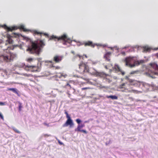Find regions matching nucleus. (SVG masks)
I'll list each match as a JSON object with an SVG mask.
<instances>
[{
    "label": "nucleus",
    "instance_id": "nucleus-28",
    "mask_svg": "<svg viewBox=\"0 0 158 158\" xmlns=\"http://www.w3.org/2000/svg\"><path fill=\"white\" fill-rule=\"evenodd\" d=\"M13 130L16 133H20V132L19 131H18L16 128H15L14 127H12V128Z\"/></svg>",
    "mask_w": 158,
    "mask_h": 158
},
{
    "label": "nucleus",
    "instance_id": "nucleus-55",
    "mask_svg": "<svg viewBox=\"0 0 158 158\" xmlns=\"http://www.w3.org/2000/svg\"><path fill=\"white\" fill-rule=\"evenodd\" d=\"M99 97H101L102 96H101L99 95Z\"/></svg>",
    "mask_w": 158,
    "mask_h": 158
},
{
    "label": "nucleus",
    "instance_id": "nucleus-51",
    "mask_svg": "<svg viewBox=\"0 0 158 158\" xmlns=\"http://www.w3.org/2000/svg\"><path fill=\"white\" fill-rule=\"evenodd\" d=\"M44 35H47V36H48V34H47L45 33V34H44Z\"/></svg>",
    "mask_w": 158,
    "mask_h": 158
},
{
    "label": "nucleus",
    "instance_id": "nucleus-57",
    "mask_svg": "<svg viewBox=\"0 0 158 158\" xmlns=\"http://www.w3.org/2000/svg\"><path fill=\"white\" fill-rule=\"evenodd\" d=\"M85 56L86 58H87V56H86V55H85Z\"/></svg>",
    "mask_w": 158,
    "mask_h": 158
},
{
    "label": "nucleus",
    "instance_id": "nucleus-32",
    "mask_svg": "<svg viewBox=\"0 0 158 158\" xmlns=\"http://www.w3.org/2000/svg\"><path fill=\"white\" fill-rule=\"evenodd\" d=\"M86 80L87 81L88 83L91 84H93L92 82L90 81V80L89 79H86Z\"/></svg>",
    "mask_w": 158,
    "mask_h": 158
},
{
    "label": "nucleus",
    "instance_id": "nucleus-25",
    "mask_svg": "<svg viewBox=\"0 0 158 158\" xmlns=\"http://www.w3.org/2000/svg\"><path fill=\"white\" fill-rule=\"evenodd\" d=\"M150 50V48L147 47H145L143 49V52H149Z\"/></svg>",
    "mask_w": 158,
    "mask_h": 158
},
{
    "label": "nucleus",
    "instance_id": "nucleus-1",
    "mask_svg": "<svg viewBox=\"0 0 158 158\" xmlns=\"http://www.w3.org/2000/svg\"><path fill=\"white\" fill-rule=\"evenodd\" d=\"M45 45L43 41L39 39L32 42L31 45L29 46L26 51L31 54H35L39 55L41 52V48L43 47Z\"/></svg>",
    "mask_w": 158,
    "mask_h": 158
},
{
    "label": "nucleus",
    "instance_id": "nucleus-49",
    "mask_svg": "<svg viewBox=\"0 0 158 158\" xmlns=\"http://www.w3.org/2000/svg\"><path fill=\"white\" fill-rule=\"evenodd\" d=\"M3 69L2 68L0 67V71H3Z\"/></svg>",
    "mask_w": 158,
    "mask_h": 158
},
{
    "label": "nucleus",
    "instance_id": "nucleus-18",
    "mask_svg": "<svg viewBox=\"0 0 158 158\" xmlns=\"http://www.w3.org/2000/svg\"><path fill=\"white\" fill-rule=\"evenodd\" d=\"M85 126L84 123H81L78 125L77 128L75 130V131H80L81 128Z\"/></svg>",
    "mask_w": 158,
    "mask_h": 158
},
{
    "label": "nucleus",
    "instance_id": "nucleus-17",
    "mask_svg": "<svg viewBox=\"0 0 158 158\" xmlns=\"http://www.w3.org/2000/svg\"><path fill=\"white\" fill-rule=\"evenodd\" d=\"M45 64L46 65H48V64H51L50 65V67L56 68V69H58L60 68V67L59 66L55 67L53 65V62L52 61H45Z\"/></svg>",
    "mask_w": 158,
    "mask_h": 158
},
{
    "label": "nucleus",
    "instance_id": "nucleus-26",
    "mask_svg": "<svg viewBox=\"0 0 158 158\" xmlns=\"http://www.w3.org/2000/svg\"><path fill=\"white\" fill-rule=\"evenodd\" d=\"M126 84L125 83H123L122 84L120 85L118 87V89H123L124 87H123V86H125V85Z\"/></svg>",
    "mask_w": 158,
    "mask_h": 158
},
{
    "label": "nucleus",
    "instance_id": "nucleus-19",
    "mask_svg": "<svg viewBox=\"0 0 158 158\" xmlns=\"http://www.w3.org/2000/svg\"><path fill=\"white\" fill-rule=\"evenodd\" d=\"M3 27H4L7 29L8 31H12L13 30H15L17 29V28L15 27H14L12 28H11L10 27H7L6 25H4L3 26H2Z\"/></svg>",
    "mask_w": 158,
    "mask_h": 158
},
{
    "label": "nucleus",
    "instance_id": "nucleus-61",
    "mask_svg": "<svg viewBox=\"0 0 158 158\" xmlns=\"http://www.w3.org/2000/svg\"><path fill=\"white\" fill-rule=\"evenodd\" d=\"M78 46H79V45L77 44Z\"/></svg>",
    "mask_w": 158,
    "mask_h": 158
},
{
    "label": "nucleus",
    "instance_id": "nucleus-22",
    "mask_svg": "<svg viewBox=\"0 0 158 158\" xmlns=\"http://www.w3.org/2000/svg\"><path fill=\"white\" fill-rule=\"evenodd\" d=\"M17 73L19 75L24 76L27 77H29L32 76V75L31 74H27L26 73Z\"/></svg>",
    "mask_w": 158,
    "mask_h": 158
},
{
    "label": "nucleus",
    "instance_id": "nucleus-15",
    "mask_svg": "<svg viewBox=\"0 0 158 158\" xmlns=\"http://www.w3.org/2000/svg\"><path fill=\"white\" fill-rule=\"evenodd\" d=\"M7 90L12 91L14 93L16 94L18 96H20V95L19 93V91L16 88H8Z\"/></svg>",
    "mask_w": 158,
    "mask_h": 158
},
{
    "label": "nucleus",
    "instance_id": "nucleus-31",
    "mask_svg": "<svg viewBox=\"0 0 158 158\" xmlns=\"http://www.w3.org/2000/svg\"><path fill=\"white\" fill-rule=\"evenodd\" d=\"M20 29L23 30L24 31H26V30L24 28V26L23 25L21 26L20 27Z\"/></svg>",
    "mask_w": 158,
    "mask_h": 158
},
{
    "label": "nucleus",
    "instance_id": "nucleus-3",
    "mask_svg": "<svg viewBox=\"0 0 158 158\" xmlns=\"http://www.w3.org/2000/svg\"><path fill=\"white\" fill-rule=\"evenodd\" d=\"M128 80L129 82L130 85H133L134 86L141 88L145 87L147 89H148L149 87H151L154 89H158V86H156L155 85L153 84H149L144 82H140L129 78L128 79Z\"/></svg>",
    "mask_w": 158,
    "mask_h": 158
},
{
    "label": "nucleus",
    "instance_id": "nucleus-54",
    "mask_svg": "<svg viewBox=\"0 0 158 158\" xmlns=\"http://www.w3.org/2000/svg\"><path fill=\"white\" fill-rule=\"evenodd\" d=\"M36 70H32V71H36Z\"/></svg>",
    "mask_w": 158,
    "mask_h": 158
},
{
    "label": "nucleus",
    "instance_id": "nucleus-48",
    "mask_svg": "<svg viewBox=\"0 0 158 158\" xmlns=\"http://www.w3.org/2000/svg\"><path fill=\"white\" fill-rule=\"evenodd\" d=\"M88 89V88H82V90H84V89Z\"/></svg>",
    "mask_w": 158,
    "mask_h": 158
},
{
    "label": "nucleus",
    "instance_id": "nucleus-9",
    "mask_svg": "<svg viewBox=\"0 0 158 158\" xmlns=\"http://www.w3.org/2000/svg\"><path fill=\"white\" fill-rule=\"evenodd\" d=\"M118 91H121L123 92H134L136 93H142V91H138L135 89L130 90L124 87L123 89L118 90Z\"/></svg>",
    "mask_w": 158,
    "mask_h": 158
},
{
    "label": "nucleus",
    "instance_id": "nucleus-16",
    "mask_svg": "<svg viewBox=\"0 0 158 158\" xmlns=\"http://www.w3.org/2000/svg\"><path fill=\"white\" fill-rule=\"evenodd\" d=\"M111 53L110 52H106L104 56V58L105 60L107 61H109L110 60V56H111Z\"/></svg>",
    "mask_w": 158,
    "mask_h": 158
},
{
    "label": "nucleus",
    "instance_id": "nucleus-20",
    "mask_svg": "<svg viewBox=\"0 0 158 158\" xmlns=\"http://www.w3.org/2000/svg\"><path fill=\"white\" fill-rule=\"evenodd\" d=\"M106 97L108 98H110L112 100H117L118 97L116 95H106Z\"/></svg>",
    "mask_w": 158,
    "mask_h": 158
},
{
    "label": "nucleus",
    "instance_id": "nucleus-50",
    "mask_svg": "<svg viewBox=\"0 0 158 158\" xmlns=\"http://www.w3.org/2000/svg\"><path fill=\"white\" fill-rule=\"evenodd\" d=\"M71 52L73 54H74V52L73 51H71Z\"/></svg>",
    "mask_w": 158,
    "mask_h": 158
},
{
    "label": "nucleus",
    "instance_id": "nucleus-11",
    "mask_svg": "<svg viewBox=\"0 0 158 158\" xmlns=\"http://www.w3.org/2000/svg\"><path fill=\"white\" fill-rule=\"evenodd\" d=\"M85 46H91L94 47L95 46V45H96L97 46H103V47L106 46V45H102L101 44H93V43L91 41H88L85 44Z\"/></svg>",
    "mask_w": 158,
    "mask_h": 158
},
{
    "label": "nucleus",
    "instance_id": "nucleus-43",
    "mask_svg": "<svg viewBox=\"0 0 158 158\" xmlns=\"http://www.w3.org/2000/svg\"><path fill=\"white\" fill-rule=\"evenodd\" d=\"M2 40H0V47H1V45L2 44Z\"/></svg>",
    "mask_w": 158,
    "mask_h": 158
},
{
    "label": "nucleus",
    "instance_id": "nucleus-8",
    "mask_svg": "<svg viewBox=\"0 0 158 158\" xmlns=\"http://www.w3.org/2000/svg\"><path fill=\"white\" fill-rule=\"evenodd\" d=\"M107 75L106 74L102 72H98L97 71L96 74H95V76L101 78H103L104 79L106 80V81L110 83V82L111 81L110 79L106 77Z\"/></svg>",
    "mask_w": 158,
    "mask_h": 158
},
{
    "label": "nucleus",
    "instance_id": "nucleus-14",
    "mask_svg": "<svg viewBox=\"0 0 158 158\" xmlns=\"http://www.w3.org/2000/svg\"><path fill=\"white\" fill-rule=\"evenodd\" d=\"M62 58V56L56 55L54 57L53 60L55 63H57L61 61Z\"/></svg>",
    "mask_w": 158,
    "mask_h": 158
},
{
    "label": "nucleus",
    "instance_id": "nucleus-6",
    "mask_svg": "<svg viewBox=\"0 0 158 158\" xmlns=\"http://www.w3.org/2000/svg\"><path fill=\"white\" fill-rule=\"evenodd\" d=\"M125 61L126 65L130 67H133L136 66H138L144 62V60H137L136 57H131V56L126 58Z\"/></svg>",
    "mask_w": 158,
    "mask_h": 158
},
{
    "label": "nucleus",
    "instance_id": "nucleus-23",
    "mask_svg": "<svg viewBox=\"0 0 158 158\" xmlns=\"http://www.w3.org/2000/svg\"><path fill=\"white\" fill-rule=\"evenodd\" d=\"M13 40H12L9 39H8L6 41V42L5 43V45H7L8 44H11L12 43Z\"/></svg>",
    "mask_w": 158,
    "mask_h": 158
},
{
    "label": "nucleus",
    "instance_id": "nucleus-44",
    "mask_svg": "<svg viewBox=\"0 0 158 158\" xmlns=\"http://www.w3.org/2000/svg\"><path fill=\"white\" fill-rule=\"evenodd\" d=\"M121 54L123 55H125V52H121Z\"/></svg>",
    "mask_w": 158,
    "mask_h": 158
},
{
    "label": "nucleus",
    "instance_id": "nucleus-42",
    "mask_svg": "<svg viewBox=\"0 0 158 158\" xmlns=\"http://www.w3.org/2000/svg\"><path fill=\"white\" fill-rule=\"evenodd\" d=\"M64 113L66 114V116L69 115L68 113L65 110Z\"/></svg>",
    "mask_w": 158,
    "mask_h": 158
},
{
    "label": "nucleus",
    "instance_id": "nucleus-40",
    "mask_svg": "<svg viewBox=\"0 0 158 158\" xmlns=\"http://www.w3.org/2000/svg\"><path fill=\"white\" fill-rule=\"evenodd\" d=\"M43 124L44 125L47 126L48 127L49 126V124L46 123H43Z\"/></svg>",
    "mask_w": 158,
    "mask_h": 158
},
{
    "label": "nucleus",
    "instance_id": "nucleus-7",
    "mask_svg": "<svg viewBox=\"0 0 158 158\" xmlns=\"http://www.w3.org/2000/svg\"><path fill=\"white\" fill-rule=\"evenodd\" d=\"M79 65V69H83V72L87 73L94 76L96 74L97 71L96 70L93 68H89L88 65L83 63V62L80 63Z\"/></svg>",
    "mask_w": 158,
    "mask_h": 158
},
{
    "label": "nucleus",
    "instance_id": "nucleus-2",
    "mask_svg": "<svg viewBox=\"0 0 158 158\" xmlns=\"http://www.w3.org/2000/svg\"><path fill=\"white\" fill-rule=\"evenodd\" d=\"M9 46L7 48L4 50L3 52H0V60L2 61L9 62L13 60V58L16 56L15 54H11L9 52Z\"/></svg>",
    "mask_w": 158,
    "mask_h": 158
},
{
    "label": "nucleus",
    "instance_id": "nucleus-13",
    "mask_svg": "<svg viewBox=\"0 0 158 158\" xmlns=\"http://www.w3.org/2000/svg\"><path fill=\"white\" fill-rule=\"evenodd\" d=\"M74 125V123L72 119L67 120L66 123L64 124L63 126V127H67L69 125L70 127H71Z\"/></svg>",
    "mask_w": 158,
    "mask_h": 158
},
{
    "label": "nucleus",
    "instance_id": "nucleus-47",
    "mask_svg": "<svg viewBox=\"0 0 158 158\" xmlns=\"http://www.w3.org/2000/svg\"><path fill=\"white\" fill-rule=\"evenodd\" d=\"M97 62H92V63L93 64H95L97 63Z\"/></svg>",
    "mask_w": 158,
    "mask_h": 158
},
{
    "label": "nucleus",
    "instance_id": "nucleus-59",
    "mask_svg": "<svg viewBox=\"0 0 158 158\" xmlns=\"http://www.w3.org/2000/svg\"><path fill=\"white\" fill-rule=\"evenodd\" d=\"M106 144L107 145V143H106Z\"/></svg>",
    "mask_w": 158,
    "mask_h": 158
},
{
    "label": "nucleus",
    "instance_id": "nucleus-5",
    "mask_svg": "<svg viewBox=\"0 0 158 158\" xmlns=\"http://www.w3.org/2000/svg\"><path fill=\"white\" fill-rule=\"evenodd\" d=\"M52 39H53L55 41L57 40L62 43L64 45H68V46H69V45L72 43V41L76 42L75 40H72L68 37L66 34H64L59 37L52 35L50 37L49 39V40Z\"/></svg>",
    "mask_w": 158,
    "mask_h": 158
},
{
    "label": "nucleus",
    "instance_id": "nucleus-34",
    "mask_svg": "<svg viewBox=\"0 0 158 158\" xmlns=\"http://www.w3.org/2000/svg\"><path fill=\"white\" fill-rule=\"evenodd\" d=\"M34 34H35L40 35V36H41V34H42V33L38 32L37 31H34Z\"/></svg>",
    "mask_w": 158,
    "mask_h": 158
},
{
    "label": "nucleus",
    "instance_id": "nucleus-45",
    "mask_svg": "<svg viewBox=\"0 0 158 158\" xmlns=\"http://www.w3.org/2000/svg\"><path fill=\"white\" fill-rule=\"evenodd\" d=\"M89 121H84V123H89Z\"/></svg>",
    "mask_w": 158,
    "mask_h": 158
},
{
    "label": "nucleus",
    "instance_id": "nucleus-4",
    "mask_svg": "<svg viewBox=\"0 0 158 158\" xmlns=\"http://www.w3.org/2000/svg\"><path fill=\"white\" fill-rule=\"evenodd\" d=\"M147 72L145 74L152 78H155L154 75H158V65L155 63H150L149 66L147 68Z\"/></svg>",
    "mask_w": 158,
    "mask_h": 158
},
{
    "label": "nucleus",
    "instance_id": "nucleus-56",
    "mask_svg": "<svg viewBox=\"0 0 158 158\" xmlns=\"http://www.w3.org/2000/svg\"><path fill=\"white\" fill-rule=\"evenodd\" d=\"M127 48V47H124V48H123V49H125V48Z\"/></svg>",
    "mask_w": 158,
    "mask_h": 158
},
{
    "label": "nucleus",
    "instance_id": "nucleus-41",
    "mask_svg": "<svg viewBox=\"0 0 158 158\" xmlns=\"http://www.w3.org/2000/svg\"><path fill=\"white\" fill-rule=\"evenodd\" d=\"M114 48H116V49L117 50H118L119 48L117 47V46H114ZM111 49L113 50V49L114 48H110Z\"/></svg>",
    "mask_w": 158,
    "mask_h": 158
},
{
    "label": "nucleus",
    "instance_id": "nucleus-29",
    "mask_svg": "<svg viewBox=\"0 0 158 158\" xmlns=\"http://www.w3.org/2000/svg\"><path fill=\"white\" fill-rule=\"evenodd\" d=\"M76 121L77 123L78 124V125L80 124V123L81 122V121L80 119L78 118L76 120Z\"/></svg>",
    "mask_w": 158,
    "mask_h": 158
},
{
    "label": "nucleus",
    "instance_id": "nucleus-60",
    "mask_svg": "<svg viewBox=\"0 0 158 158\" xmlns=\"http://www.w3.org/2000/svg\"><path fill=\"white\" fill-rule=\"evenodd\" d=\"M114 77V78H115V79L116 78V77Z\"/></svg>",
    "mask_w": 158,
    "mask_h": 158
},
{
    "label": "nucleus",
    "instance_id": "nucleus-33",
    "mask_svg": "<svg viewBox=\"0 0 158 158\" xmlns=\"http://www.w3.org/2000/svg\"><path fill=\"white\" fill-rule=\"evenodd\" d=\"M81 131L83 132L84 133L86 134L87 133L86 130H81L80 129V131Z\"/></svg>",
    "mask_w": 158,
    "mask_h": 158
},
{
    "label": "nucleus",
    "instance_id": "nucleus-58",
    "mask_svg": "<svg viewBox=\"0 0 158 158\" xmlns=\"http://www.w3.org/2000/svg\"><path fill=\"white\" fill-rule=\"evenodd\" d=\"M105 68H106V69H107V67H106H106H105Z\"/></svg>",
    "mask_w": 158,
    "mask_h": 158
},
{
    "label": "nucleus",
    "instance_id": "nucleus-46",
    "mask_svg": "<svg viewBox=\"0 0 158 158\" xmlns=\"http://www.w3.org/2000/svg\"><path fill=\"white\" fill-rule=\"evenodd\" d=\"M58 143L60 144H63V143L61 142H60L59 140L58 141Z\"/></svg>",
    "mask_w": 158,
    "mask_h": 158
},
{
    "label": "nucleus",
    "instance_id": "nucleus-52",
    "mask_svg": "<svg viewBox=\"0 0 158 158\" xmlns=\"http://www.w3.org/2000/svg\"><path fill=\"white\" fill-rule=\"evenodd\" d=\"M136 102H138V101H140V100H136Z\"/></svg>",
    "mask_w": 158,
    "mask_h": 158
},
{
    "label": "nucleus",
    "instance_id": "nucleus-24",
    "mask_svg": "<svg viewBox=\"0 0 158 158\" xmlns=\"http://www.w3.org/2000/svg\"><path fill=\"white\" fill-rule=\"evenodd\" d=\"M67 75L64 74L63 73H60V75H57V76L59 78H61L62 77H64V78L66 77L67 76Z\"/></svg>",
    "mask_w": 158,
    "mask_h": 158
},
{
    "label": "nucleus",
    "instance_id": "nucleus-37",
    "mask_svg": "<svg viewBox=\"0 0 158 158\" xmlns=\"http://www.w3.org/2000/svg\"><path fill=\"white\" fill-rule=\"evenodd\" d=\"M32 59L31 58H29L27 59V61L28 62H30L32 60Z\"/></svg>",
    "mask_w": 158,
    "mask_h": 158
},
{
    "label": "nucleus",
    "instance_id": "nucleus-35",
    "mask_svg": "<svg viewBox=\"0 0 158 158\" xmlns=\"http://www.w3.org/2000/svg\"><path fill=\"white\" fill-rule=\"evenodd\" d=\"M78 56H79L80 58H81V57H82L81 56H80V55H77L76 56H74V57L73 58V60H74L75 59V58H76L77 57H78Z\"/></svg>",
    "mask_w": 158,
    "mask_h": 158
},
{
    "label": "nucleus",
    "instance_id": "nucleus-21",
    "mask_svg": "<svg viewBox=\"0 0 158 158\" xmlns=\"http://www.w3.org/2000/svg\"><path fill=\"white\" fill-rule=\"evenodd\" d=\"M70 82H67L66 85H64L63 87L68 89H69L71 88V85L70 84Z\"/></svg>",
    "mask_w": 158,
    "mask_h": 158
},
{
    "label": "nucleus",
    "instance_id": "nucleus-38",
    "mask_svg": "<svg viewBox=\"0 0 158 158\" xmlns=\"http://www.w3.org/2000/svg\"><path fill=\"white\" fill-rule=\"evenodd\" d=\"M0 117L1 119L4 120V118L2 115L0 113Z\"/></svg>",
    "mask_w": 158,
    "mask_h": 158
},
{
    "label": "nucleus",
    "instance_id": "nucleus-12",
    "mask_svg": "<svg viewBox=\"0 0 158 158\" xmlns=\"http://www.w3.org/2000/svg\"><path fill=\"white\" fill-rule=\"evenodd\" d=\"M113 70L117 72H120L122 75H124L125 73L123 71L118 64H115L113 68Z\"/></svg>",
    "mask_w": 158,
    "mask_h": 158
},
{
    "label": "nucleus",
    "instance_id": "nucleus-36",
    "mask_svg": "<svg viewBox=\"0 0 158 158\" xmlns=\"http://www.w3.org/2000/svg\"><path fill=\"white\" fill-rule=\"evenodd\" d=\"M51 135H48L47 134H44L42 135V136L44 137H48V136H50Z\"/></svg>",
    "mask_w": 158,
    "mask_h": 158
},
{
    "label": "nucleus",
    "instance_id": "nucleus-39",
    "mask_svg": "<svg viewBox=\"0 0 158 158\" xmlns=\"http://www.w3.org/2000/svg\"><path fill=\"white\" fill-rule=\"evenodd\" d=\"M66 118H67V120H71L72 119L69 116V115H68L66 116Z\"/></svg>",
    "mask_w": 158,
    "mask_h": 158
},
{
    "label": "nucleus",
    "instance_id": "nucleus-27",
    "mask_svg": "<svg viewBox=\"0 0 158 158\" xmlns=\"http://www.w3.org/2000/svg\"><path fill=\"white\" fill-rule=\"evenodd\" d=\"M19 111H20L21 110V108H22V104L20 102H19Z\"/></svg>",
    "mask_w": 158,
    "mask_h": 158
},
{
    "label": "nucleus",
    "instance_id": "nucleus-53",
    "mask_svg": "<svg viewBox=\"0 0 158 158\" xmlns=\"http://www.w3.org/2000/svg\"><path fill=\"white\" fill-rule=\"evenodd\" d=\"M156 56L158 57V53L156 54Z\"/></svg>",
    "mask_w": 158,
    "mask_h": 158
},
{
    "label": "nucleus",
    "instance_id": "nucleus-10",
    "mask_svg": "<svg viewBox=\"0 0 158 158\" xmlns=\"http://www.w3.org/2000/svg\"><path fill=\"white\" fill-rule=\"evenodd\" d=\"M17 66L19 67L23 68L24 69L27 71H29L28 68H31V67L35 68V66H26L25 64L23 63H20L18 64Z\"/></svg>",
    "mask_w": 158,
    "mask_h": 158
},
{
    "label": "nucleus",
    "instance_id": "nucleus-30",
    "mask_svg": "<svg viewBox=\"0 0 158 158\" xmlns=\"http://www.w3.org/2000/svg\"><path fill=\"white\" fill-rule=\"evenodd\" d=\"M7 103L6 102H0V106H3L6 105Z\"/></svg>",
    "mask_w": 158,
    "mask_h": 158
}]
</instances>
